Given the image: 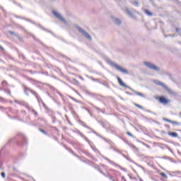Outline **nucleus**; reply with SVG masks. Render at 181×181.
Instances as JSON below:
<instances>
[{
    "label": "nucleus",
    "mask_w": 181,
    "mask_h": 181,
    "mask_svg": "<svg viewBox=\"0 0 181 181\" xmlns=\"http://www.w3.org/2000/svg\"><path fill=\"white\" fill-rule=\"evenodd\" d=\"M82 136H83V138H84V139H85L86 141H88L87 137H86L84 135H82Z\"/></svg>",
    "instance_id": "nucleus-34"
},
{
    "label": "nucleus",
    "mask_w": 181,
    "mask_h": 181,
    "mask_svg": "<svg viewBox=\"0 0 181 181\" xmlns=\"http://www.w3.org/2000/svg\"><path fill=\"white\" fill-rule=\"evenodd\" d=\"M163 121H166V122H169L170 124H173V125H180V122L176 121H172L168 118H163Z\"/></svg>",
    "instance_id": "nucleus-9"
},
{
    "label": "nucleus",
    "mask_w": 181,
    "mask_h": 181,
    "mask_svg": "<svg viewBox=\"0 0 181 181\" xmlns=\"http://www.w3.org/2000/svg\"><path fill=\"white\" fill-rule=\"evenodd\" d=\"M1 176L2 177H4V179H5V177H6V175L5 174V173H1Z\"/></svg>",
    "instance_id": "nucleus-27"
},
{
    "label": "nucleus",
    "mask_w": 181,
    "mask_h": 181,
    "mask_svg": "<svg viewBox=\"0 0 181 181\" xmlns=\"http://www.w3.org/2000/svg\"><path fill=\"white\" fill-rule=\"evenodd\" d=\"M176 32H179V28H176Z\"/></svg>",
    "instance_id": "nucleus-37"
},
{
    "label": "nucleus",
    "mask_w": 181,
    "mask_h": 181,
    "mask_svg": "<svg viewBox=\"0 0 181 181\" xmlns=\"http://www.w3.org/2000/svg\"><path fill=\"white\" fill-rule=\"evenodd\" d=\"M127 134L129 135V136H131L132 138H134V134H132L131 132H127Z\"/></svg>",
    "instance_id": "nucleus-26"
},
{
    "label": "nucleus",
    "mask_w": 181,
    "mask_h": 181,
    "mask_svg": "<svg viewBox=\"0 0 181 181\" xmlns=\"http://www.w3.org/2000/svg\"><path fill=\"white\" fill-rule=\"evenodd\" d=\"M39 28H40V29H42V30H46V29H45V28H43V26L42 25H39Z\"/></svg>",
    "instance_id": "nucleus-31"
},
{
    "label": "nucleus",
    "mask_w": 181,
    "mask_h": 181,
    "mask_svg": "<svg viewBox=\"0 0 181 181\" xmlns=\"http://www.w3.org/2000/svg\"><path fill=\"white\" fill-rule=\"evenodd\" d=\"M30 91H32V90L28 89V88H25V93L27 95H29V93H30Z\"/></svg>",
    "instance_id": "nucleus-19"
},
{
    "label": "nucleus",
    "mask_w": 181,
    "mask_h": 181,
    "mask_svg": "<svg viewBox=\"0 0 181 181\" xmlns=\"http://www.w3.org/2000/svg\"><path fill=\"white\" fill-rule=\"evenodd\" d=\"M0 100H4V98H1Z\"/></svg>",
    "instance_id": "nucleus-43"
},
{
    "label": "nucleus",
    "mask_w": 181,
    "mask_h": 181,
    "mask_svg": "<svg viewBox=\"0 0 181 181\" xmlns=\"http://www.w3.org/2000/svg\"><path fill=\"white\" fill-rule=\"evenodd\" d=\"M144 64L148 67V69H151V70H154L155 71H159V67L156 66L155 64L146 62H144Z\"/></svg>",
    "instance_id": "nucleus-6"
},
{
    "label": "nucleus",
    "mask_w": 181,
    "mask_h": 181,
    "mask_svg": "<svg viewBox=\"0 0 181 181\" xmlns=\"http://www.w3.org/2000/svg\"><path fill=\"white\" fill-rule=\"evenodd\" d=\"M115 1H119V0H115Z\"/></svg>",
    "instance_id": "nucleus-45"
},
{
    "label": "nucleus",
    "mask_w": 181,
    "mask_h": 181,
    "mask_svg": "<svg viewBox=\"0 0 181 181\" xmlns=\"http://www.w3.org/2000/svg\"><path fill=\"white\" fill-rule=\"evenodd\" d=\"M180 114L181 115V112Z\"/></svg>",
    "instance_id": "nucleus-47"
},
{
    "label": "nucleus",
    "mask_w": 181,
    "mask_h": 181,
    "mask_svg": "<svg viewBox=\"0 0 181 181\" xmlns=\"http://www.w3.org/2000/svg\"><path fill=\"white\" fill-rule=\"evenodd\" d=\"M9 34L10 35H14V36H18V34H16L15 32L13 31H9Z\"/></svg>",
    "instance_id": "nucleus-25"
},
{
    "label": "nucleus",
    "mask_w": 181,
    "mask_h": 181,
    "mask_svg": "<svg viewBox=\"0 0 181 181\" xmlns=\"http://www.w3.org/2000/svg\"><path fill=\"white\" fill-rule=\"evenodd\" d=\"M103 139H104V141H106L105 138L103 137Z\"/></svg>",
    "instance_id": "nucleus-41"
},
{
    "label": "nucleus",
    "mask_w": 181,
    "mask_h": 181,
    "mask_svg": "<svg viewBox=\"0 0 181 181\" xmlns=\"http://www.w3.org/2000/svg\"><path fill=\"white\" fill-rule=\"evenodd\" d=\"M14 103H16V104H19L20 105H23L24 107H25V108L30 110V106H29V103L23 100H14Z\"/></svg>",
    "instance_id": "nucleus-8"
},
{
    "label": "nucleus",
    "mask_w": 181,
    "mask_h": 181,
    "mask_svg": "<svg viewBox=\"0 0 181 181\" xmlns=\"http://www.w3.org/2000/svg\"><path fill=\"white\" fill-rule=\"evenodd\" d=\"M78 122H79L80 125H81L82 127H84L85 128H87V129H90V131H92V132H93V134L97 135V136H99L100 138H103V136H101V135H100L98 133L95 132V131H94L91 127L87 126L86 122H84L81 120H78Z\"/></svg>",
    "instance_id": "nucleus-4"
},
{
    "label": "nucleus",
    "mask_w": 181,
    "mask_h": 181,
    "mask_svg": "<svg viewBox=\"0 0 181 181\" xmlns=\"http://www.w3.org/2000/svg\"><path fill=\"white\" fill-rule=\"evenodd\" d=\"M153 82L157 86H160L161 87H163V88H165V90H166V91H168V93H169L170 94H173V91H172V90H170V88H169V87H168L166 85H165V83H163L158 80H155V81H153Z\"/></svg>",
    "instance_id": "nucleus-3"
},
{
    "label": "nucleus",
    "mask_w": 181,
    "mask_h": 181,
    "mask_svg": "<svg viewBox=\"0 0 181 181\" xmlns=\"http://www.w3.org/2000/svg\"><path fill=\"white\" fill-rule=\"evenodd\" d=\"M159 101H160V103H161V104H168V103H170V100L166 99L164 97H160Z\"/></svg>",
    "instance_id": "nucleus-10"
},
{
    "label": "nucleus",
    "mask_w": 181,
    "mask_h": 181,
    "mask_svg": "<svg viewBox=\"0 0 181 181\" xmlns=\"http://www.w3.org/2000/svg\"><path fill=\"white\" fill-rule=\"evenodd\" d=\"M76 29L78 30V32H80V33H81V35H83V36H84V37H86L88 40H91V36L89 34H88L87 32H86V30H84L83 28L78 26L76 27Z\"/></svg>",
    "instance_id": "nucleus-5"
},
{
    "label": "nucleus",
    "mask_w": 181,
    "mask_h": 181,
    "mask_svg": "<svg viewBox=\"0 0 181 181\" xmlns=\"http://www.w3.org/2000/svg\"><path fill=\"white\" fill-rule=\"evenodd\" d=\"M13 170L14 172H16V168H13Z\"/></svg>",
    "instance_id": "nucleus-36"
},
{
    "label": "nucleus",
    "mask_w": 181,
    "mask_h": 181,
    "mask_svg": "<svg viewBox=\"0 0 181 181\" xmlns=\"http://www.w3.org/2000/svg\"><path fill=\"white\" fill-rule=\"evenodd\" d=\"M111 18L115 25H121V20H119V18H115L114 16H111Z\"/></svg>",
    "instance_id": "nucleus-11"
},
{
    "label": "nucleus",
    "mask_w": 181,
    "mask_h": 181,
    "mask_svg": "<svg viewBox=\"0 0 181 181\" xmlns=\"http://www.w3.org/2000/svg\"><path fill=\"white\" fill-rule=\"evenodd\" d=\"M134 105H135V107H137V108H140V110H144V107L142 106H141L140 105L135 103Z\"/></svg>",
    "instance_id": "nucleus-22"
},
{
    "label": "nucleus",
    "mask_w": 181,
    "mask_h": 181,
    "mask_svg": "<svg viewBox=\"0 0 181 181\" xmlns=\"http://www.w3.org/2000/svg\"><path fill=\"white\" fill-rule=\"evenodd\" d=\"M0 90H2V89L0 88Z\"/></svg>",
    "instance_id": "nucleus-46"
},
{
    "label": "nucleus",
    "mask_w": 181,
    "mask_h": 181,
    "mask_svg": "<svg viewBox=\"0 0 181 181\" xmlns=\"http://www.w3.org/2000/svg\"><path fill=\"white\" fill-rule=\"evenodd\" d=\"M131 4H132V5H134V6H138V1H135V0H129Z\"/></svg>",
    "instance_id": "nucleus-17"
},
{
    "label": "nucleus",
    "mask_w": 181,
    "mask_h": 181,
    "mask_svg": "<svg viewBox=\"0 0 181 181\" xmlns=\"http://www.w3.org/2000/svg\"><path fill=\"white\" fill-rule=\"evenodd\" d=\"M2 50H4V48L2 47H0Z\"/></svg>",
    "instance_id": "nucleus-42"
},
{
    "label": "nucleus",
    "mask_w": 181,
    "mask_h": 181,
    "mask_svg": "<svg viewBox=\"0 0 181 181\" xmlns=\"http://www.w3.org/2000/svg\"><path fill=\"white\" fill-rule=\"evenodd\" d=\"M27 21H28V22H31V23H34L35 24V21H32L30 20H27Z\"/></svg>",
    "instance_id": "nucleus-35"
},
{
    "label": "nucleus",
    "mask_w": 181,
    "mask_h": 181,
    "mask_svg": "<svg viewBox=\"0 0 181 181\" xmlns=\"http://www.w3.org/2000/svg\"><path fill=\"white\" fill-rule=\"evenodd\" d=\"M117 78L118 83L121 87H124L125 88H129V90H131V91H132L134 94H136V95H139L140 97L145 98V95H144L143 93H141L140 92L135 91L134 89H132V88L127 86V84H125L124 83V81H122V79H121V78L117 76Z\"/></svg>",
    "instance_id": "nucleus-1"
},
{
    "label": "nucleus",
    "mask_w": 181,
    "mask_h": 181,
    "mask_svg": "<svg viewBox=\"0 0 181 181\" xmlns=\"http://www.w3.org/2000/svg\"><path fill=\"white\" fill-rule=\"evenodd\" d=\"M109 64H110V66H112V67H115L116 69V70H118L119 71H120L123 74H129L128 72V70L118 66V64L114 63L112 61H109Z\"/></svg>",
    "instance_id": "nucleus-2"
},
{
    "label": "nucleus",
    "mask_w": 181,
    "mask_h": 181,
    "mask_svg": "<svg viewBox=\"0 0 181 181\" xmlns=\"http://www.w3.org/2000/svg\"><path fill=\"white\" fill-rule=\"evenodd\" d=\"M53 15H54L56 16V18L57 19H59V21H61V22H63L64 23H65V25L67 23V21H66V20L64 19V18H63V16H62V15H60V13H59L57 11H52Z\"/></svg>",
    "instance_id": "nucleus-7"
},
{
    "label": "nucleus",
    "mask_w": 181,
    "mask_h": 181,
    "mask_svg": "<svg viewBox=\"0 0 181 181\" xmlns=\"http://www.w3.org/2000/svg\"><path fill=\"white\" fill-rule=\"evenodd\" d=\"M4 91L7 94H8V95H12V93H11V90L10 89H6V90H4Z\"/></svg>",
    "instance_id": "nucleus-20"
},
{
    "label": "nucleus",
    "mask_w": 181,
    "mask_h": 181,
    "mask_svg": "<svg viewBox=\"0 0 181 181\" xmlns=\"http://www.w3.org/2000/svg\"><path fill=\"white\" fill-rule=\"evenodd\" d=\"M30 93H33V95H35V97H36V98H37L38 101H39V95L37 94V93H36L35 91L33 90H30Z\"/></svg>",
    "instance_id": "nucleus-16"
},
{
    "label": "nucleus",
    "mask_w": 181,
    "mask_h": 181,
    "mask_svg": "<svg viewBox=\"0 0 181 181\" xmlns=\"http://www.w3.org/2000/svg\"><path fill=\"white\" fill-rule=\"evenodd\" d=\"M105 160H107V162H110L111 163V165H115V166H118L119 168V165H118L117 163H114V161H111L110 159H108L107 158L105 157L104 158Z\"/></svg>",
    "instance_id": "nucleus-13"
},
{
    "label": "nucleus",
    "mask_w": 181,
    "mask_h": 181,
    "mask_svg": "<svg viewBox=\"0 0 181 181\" xmlns=\"http://www.w3.org/2000/svg\"><path fill=\"white\" fill-rule=\"evenodd\" d=\"M39 131H40V132H42V134H44V135H47V133H46V132H45V130H43V129H40Z\"/></svg>",
    "instance_id": "nucleus-24"
},
{
    "label": "nucleus",
    "mask_w": 181,
    "mask_h": 181,
    "mask_svg": "<svg viewBox=\"0 0 181 181\" xmlns=\"http://www.w3.org/2000/svg\"><path fill=\"white\" fill-rule=\"evenodd\" d=\"M173 173H176V175H181V171H175Z\"/></svg>",
    "instance_id": "nucleus-28"
},
{
    "label": "nucleus",
    "mask_w": 181,
    "mask_h": 181,
    "mask_svg": "<svg viewBox=\"0 0 181 181\" xmlns=\"http://www.w3.org/2000/svg\"><path fill=\"white\" fill-rule=\"evenodd\" d=\"M140 181H143L141 178L139 179Z\"/></svg>",
    "instance_id": "nucleus-44"
},
{
    "label": "nucleus",
    "mask_w": 181,
    "mask_h": 181,
    "mask_svg": "<svg viewBox=\"0 0 181 181\" xmlns=\"http://www.w3.org/2000/svg\"><path fill=\"white\" fill-rule=\"evenodd\" d=\"M160 176H162V177H164L165 179H168V175H166L165 173H160Z\"/></svg>",
    "instance_id": "nucleus-18"
},
{
    "label": "nucleus",
    "mask_w": 181,
    "mask_h": 181,
    "mask_svg": "<svg viewBox=\"0 0 181 181\" xmlns=\"http://www.w3.org/2000/svg\"><path fill=\"white\" fill-rule=\"evenodd\" d=\"M2 86L3 87H6L8 86V82H6V81H4L2 83Z\"/></svg>",
    "instance_id": "nucleus-21"
},
{
    "label": "nucleus",
    "mask_w": 181,
    "mask_h": 181,
    "mask_svg": "<svg viewBox=\"0 0 181 181\" xmlns=\"http://www.w3.org/2000/svg\"><path fill=\"white\" fill-rule=\"evenodd\" d=\"M144 13H146L148 16H153V13H152L146 9L144 10Z\"/></svg>",
    "instance_id": "nucleus-15"
},
{
    "label": "nucleus",
    "mask_w": 181,
    "mask_h": 181,
    "mask_svg": "<svg viewBox=\"0 0 181 181\" xmlns=\"http://www.w3.org/2000/svg\"><path fill=\"white\" fill-rule=\"evenodd\" d=\"M91 78V80H93V81H98V79H95L94 78Z\"/></svg>",
    "instance_id": "nucleus-32"
},
{
    "label": "nucleus",
    "mask_w": 181,
    "mask_h": 181,
    "mask_svg": "<svg viewBox=\"0 0 181 181\" xmlns=\"http://www.w3.org/2000/svg\"><path fill=\"white\" fill-rule=\"evenodd\" d=\"M32 112L34 114L35 117H37V112H36L35 110L32 109Z\"/></svg>",
    "instance_id": "nucleus-23"
},
{
    "label": "nucleus",
    "mask_w": 181,
    "mask_h": 181,
    "mask_svg": "<svg viewBox=\"0 0 181 181\" xmlns=\"http://www.w3.org/2000/svg\"><path fill=\"white\" fill-rule=\"evenodd\" d=\"M38 120H40V121H43L44 123L46 124V120H45V119L38 118Z\"/></svg>",
    "instance_id": "nucleus-29"
},
{
    "label": "nucleus",
    "mask_w": 181,
    "mask_h": 181,
    "mask_svg": "<svg viewBox=\"0 0 181 181\" xmlns=\"http://www.w3.org/2000/svg\"><path fill=\"white\" fill-rule=\"evenodd\" d=\"M98 171L100 172L102 175H104V176H107L105 174H104V173H103V171H101V170H100V168H98Z\"/></svg>",
    "instance_id": "nucleus-30"
},
{
    "label": "nucleus",
    "mask_w": 181,
    "mask_h": 181,
    "mask_svg": "<svg viewBox=\"0 0 181 181\" xmlns=\"http://www.w3.org/2000/svg\"><path fill=\"white\" fill-rule=\"evenodd\" d=\"M81 80H84V78L83 77H80Z\"/></svg>",
    "instance_id": "nucleus-38"
},
{
    "label": "nucleus",
    "mask_w": 181,
    "mask_h": 181,
    "mask_svg": "<svg viewBox=\"0 0 181 181\" xmlns=\"http://www.w3.org/2000/svg\"><path fill=\"white\" fill-rule=\"evenodd\" d=\"M1 166H2V164L0 163V169H1Z\"/></svg>",
    "instance_id": "nucleus-40"
},
{
    "label": "nucleus",
    "mask_w": 181,
    "mask_h": 181,
    "mask_svg": "<svg viewBox=\"0 0 181 181\" xmlns=\"http://www.w3.org/2000/svg\"><path fill=\"white\" fill-rule=\"evenodd\" d=\"M124 157L126 159H128V157H127L126 156H124Z\"/></svg>",
    "instance_id": "nucleus-39"
},
{
    "label": "nucleus",
    "mask_w": 181,
    "mask_h": 181,
    "mask_svg": "<svg viewBox=\"0 0 181 181\" xmlns=\"http://www.w3.org/2000/svg\"><path fill=\"white\" fill-rule=\"evenodd\" d=\"M168 135L172 136V138H177V136H179V134L176 132H168Z\"/></svg>",
    "instance_id": "nucleus-12"
},
{
    "label": "nucleus",
    "mask_w": 181,
    "mask_h": 181,
    "mask_svg": "<svg viewBox=\"0 0 181 181\" xmlns=\"http://www.w3.org/2000/svg\"><path fill=\"white\" fill-rule=\"evenodd\" d=\"M122 180L127 181V180H125V177L124 176L122 177Z\"/></svg>",
    "instance_id": "nucleus-33"
},
{
    "label": "nucleus",
    "mask_w": 181,
    "mask_h": 181,
    "mask_svg": "<svg viewBox=\"0 0 181 181\" xmlns=\"http://www.w3.org/2000/svg\"><path fill=\"white\" fill-rule=\"evenodd\" d=\"M126 13L129 16H130V18H134V13H132L129 8H126Z\"/></svg>",
    "instance_id": "nucleus-14"
}]
</instances>
